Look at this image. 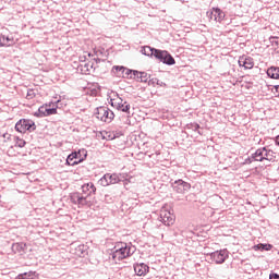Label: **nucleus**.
Returning a JSON list of instances; mask_svg holds the SVG:
<instances>
[{
  "label": "nucleus",
  "mask_w": 279,
  "mask_h": 279,
  "mask_svg": "<svg viewBox=\"0 0 279 279\" xmlns=\"http://www.w3.org/2000/svg\"><path fill=\"white\" fill-rule=\"evenodd\" d=\"M269 279H279V275L276 274V272H271V274L269 275Z\"/></svg>",
  "instance_id": "nucleus-31"
},
{
  "label": "nucleus",
  "mask_w": 279,
  "mask_h": 279,
  "mask_svg": "<svg viewBox=\"0 0 279 279\" xmlns=\"http://www.w3.org/2000/svg\"><path fill=\"white\" fill-rule=\"evenodd\" d=\"M210 258L216 265H222V263H226V259L228 258V251L227 250H220L216 251L210 254Z\"/></svg>",
  "instance_id": "nucleus-13"
},
{
  "label": "nucleus",
  "mask_w": 279,
  "mask_h": 279,
  "mask_svg": "<svg viewBox=\"0 0 279 279\" xmlns=\"http://www.w3.org/2000/svg\"><path fill=\"white\" fill-rule=\"evenodd\" d=\"M51 114H58V107L44 105L39 107L38 112L35 113V117H51Z\"/></svg>",
  "instance_id": "nucleus-11"
},
{
  "label": "nucleus",
  "mask_w": 279,
  "mask_h": 279,
  "mask_svg": "<svg viewBox=\"0 0 279 279\" xmlns=\"http://www.w3.org/2000/svg\"><path fill=\"white\" fill-rule=\"evenodd\" d=\"M36 277V272H24V274H20L17 276V279H34Z\"/></svg>",
  "instance_id": "nucleus-25"
},
{
  "label": "nucleus",
  "mask_w": 279,
  "mask_h": 279,
  "mask_svg": "<svg viewBox=\"0 0 279 279\" xmlns=\"http://www.w3.org/2000/svg\"><path fill=\"white\" fill-rule=\"evenodd\" d=\"M159 219L163 226H173L175 223V214L169 205H163L160 209Z\"/></svg>",
  "instance_id": "nucleus-6"
},
{
  "label": "nucleus",
  "mask_w": 279,
  "mask_h": 279,
  "mask_svg": "<svg viewBox=\"0 0 279 279\" xmlns=\"http://www.w3.org/2000/svg\"><path fill=\"white\" fill-rule=\"evenodd\" d=\"M134 254L132 251V246L128 245V243L119 242L114 246V251L112 253V259L114 263H121L124 258H130Z\"/></svg>",
  "instance_id": "nucleus-3"
},
{
  "label": "nucleus",
  "mask_w": 279,
  "mask_h": 279,
  "mask_svg": "<svg viewBox=\"0 0 279 279\" xmlns=\"http://www.w3.org/2000/svg\"><path fill=\"white\" fill-rule=\"evenodd\" d=\"M25 145H27V142H25V140L21 138V137H15V147H20L23 148L25 147Z\"/></svg>",
  "instance_id": "nucleus-27"
},
{
  "label": "nucleus",
  "mask_w": 279,
  "mask_h": 279,
  "mask_svg": "<svg viewBox=\"0 0 279 279\" xmlns=\"http://www.w3.org/2000/svg\"><path fill=\"white\" fill-rule=\"evenodd\" d=\"M121 182V179L119 178V174L117 173H106L100 179L101 186H110V184H119Z\"/></svg>",
  "instance_id": "nucleus-12"
},
{
  "label": "nucleus",
  "mask_w": 279,
  "mask_h": 279,
  "mask_svg": "<svg viewBox=\"0 0 279 279\" xmlns=\"http://www.w3.org/2000/svg\"><path fill=\"white\" fill-rule=\"evenodd\" d=\"M82 193L74 192V193L70 194V199H71L72 204H75L78 207L88 206V197H90V195L97 194V187L95 186V183L88 182V183L83 184Z\"/></svg>",
  "instance_id": "nucleus-1"
},
{
  "label": "nucleus",
  "mask_w": 279,
  "mask_h": 279,
  "mask_svg": "<svg viewBox=\"0 0 279 279\" xmlns=\"http://www.w3.org/2000/svg\"><path fill=\"white\" fill-rule=\"evenodd\" d=\"M134 271L136 276H147L149 274V266L147 264H135Z\"/></svg>",
  "instance_id": "nucleus-17"
},
{
  "label": "nucleus",
  "mask_w": 279,
  "mask_h": 279,
  "mask_svg": "<svg viewBox=\"0 0 279 279\" xmlns=\"http://www.w3.org/2000/svg\"><path fill=\"white\" fill-rule=\"evenodd\" d=\"M88 156V151L84 148L78 149V151L71 153L65 161V165L69 167H75V165H80L81 162H84Z\"/></svg>",
  "instance_id": "nucleus-5"
},
{
  "label": "nucleus",
  "mask_w": 279,
  "mask_h": 279,
  "mask_svg": "<svg viewBox=\"0 0 279 279\" xmlns=\"http://www.w3.org/2000/svg\"><path fill=\"white\" fill-rule=\"evenodd\" d=\"M111 106L121 112H130V104L119 96L111 98Z\"/></svg>",
  "instance_id": "nucleus-10"
},
{
  "label": "nucleus",
  "mask_w": 279,
  "mask_h": 279,
  "mask_svg": "<svg viewBox=\"0 0 279 279\" xmlns=\"http://www.w3.org/2000/svg\"><path fill=\"white\" fill-rule=\"evenodd\" d=\"M14 45H16L14 37L5 36L0 33V48L1 47H14Z\"/></svg>",
  "instance_id": "nucleus-16"
},
{
  "label": "nucleus",
  "mask_w": 279,
  "mask_h": 279,
  "mask_svg": "<svg viewBox=\"0 0 279 279\" xmlns=\"http://www.w3.org/2000/svg\"><path fill=\"white\" fill-rule=\"evenodd\" d=\"M276 145L279 146V135L276 137V141H275Z\"/></svg>",
  "instance_id": "nucleus-32"
},
{
  "label": "nucleus",
  "mask_w": 279,
  "mask_h": 279,
  "mask_svg": "<svg viewBox=\"0 0 279 279\" xmlns=\"http://www.w3.org/2000/svg\"><path fill=\"white\" fill-rule=\"evenodd\" d=\"M254 252H271L274 245L259 243L253 246Z\"/></svg>",
  "instance_id": "nucleus-21"
},
{
  "label": "nucleus",
  "mask_w": 279,
  "mask_h": 279,
  "mask_svg": "<svg viewBox=\"0 0 279 279\" xmlns=\"http://www.w3.org/2000/svg\"><path fill=\"white\" fill-rule=\"evenodd\" d=\"M8 156H10L11 158H14L16 156H19V150H16V146H11L8 150H7Z\"/></svg>",
  "instance_id": "nucleus-26"
},
{
  "label": "nucleus",
  "mask_w": 279,
  "mask_h": 279,
  "mask_svg": "<svg viewBox=\"0 0 279 279\" xmlns=\"http://www.w3.org/2000/svg\"><path fill=\"white\" fill-rule=\"evenodd\" d=\"M99 84L97 83H88L86 87V94L90 95V97H97L99 95Z\"/></svg>",
  "instance_id": "nucleus-18"
},
{
  "label": "nucleus",
  "mask_w": 279,
  "mask_h": 279,
  "mask_svg": "<svg viewBox=\"0 0 279 279\" xmlns=\"http://www.w3.org/2000/svg\"><path fill=\"white\" fill-rule=\"evenodd\" d=\"M206 14L210 21H215L216 23H223L226 21V12L220 8H211Z\"/></svg>",
  "instance_id": "nucleus-9"
},
{
  "label": "nucleus",
  "mask_w": 279,
  "mask_h": 279,
  "mask_svg": "<svg viewBox=\"0 0 279 279\" xmlns=\"http://www.w3.org/2000/svg\"><path fill=\"white\" fill-rule=\"evenodd\" d=\"M142 53L144 56H148L149 58H155L159 62H162V64H168V66L175 64V59L167 50H160L151 48L149 46H144L142 48Z\"/></svg>",
  "instance_id": "nucleus-2"
},
{
  "label": "nucleus",
  "mask_w": 279,
  "mask_h": 279,
  "mask_svg": "<svg viewBox=\"0 0 279 279\" xmlns=\"http://www.w3.org/2000/svg\"><path fill=\"white\" fill-rule=\"evenodd\" d=\"M267 75L271 80H279V68L278 66H270L267 70Z\"/></svg>",
  "instance_id": "nucleus-22"
},
{
  "label": "nucleus",
  "mask_w": 279,
  "mask_h": 279,
  "mask_svg": "<svg viewBox=\"0 0 279 279\" xmlns=\"http://www.w3.org/2000/svg\"><path fill=\"white\" fill-rule=\"evenodd\" d=\"M141 75H145V73H141Z\"/></svg>",
  "instance_id": "nucleus-34"
},
{
  "label": "nucleus",
  "mask_w": 279,
  "mask_h": 279,
  "mask_svg": "<svg viewBox=\"0 0 279 279\" xmlns=\"http://www.w3.org/2000/svg\"><path fill=\"white\" fill-rule=\"evenodd\" d=\"M238 64L246 70L254 69V58L243 54L239 58Z\"/></svg>",
  "instance_id": "nucleus-14"
},
{
  "label": "nucleus",
  "mask_w": 279,
  "mask_h": 279,
  "mask_svg": "<svg viewBox=\"0 0 279 279\" xmlns=\"http://www.w3.org/2000/svg\"><path fill=\"white\" fill-rule=\"evenodd\" d=\"M196 128H199V124H196Z\"/></svg>",
  "instance_id": "nucleus-33"
},
{
  "label": "nucleus",
  "mask_w": 279,
  "mask_h": 279,
  "mask_svg": "<svg viewBox=\"0 0 279 279\" xmlns=\"http://www.w3.org/2000/svg\"><path fill=\"white\" fill-rule=\"evenodd\" d=\"M190 190H191V183L183 181L182 179L174 181L173 191H175L177 193H184L185 191H190Z\"/></svg>",
  "instance_id": "nucleus-15"
},
{
  "label": "nucleus",
  "mask_w": 279,
  "mask_h": 279,
  "mask_svg": "<svg viewBox=\"0 0 279 279\" xmlns=\"http://www.w3.org/2000/svg\"><path fill=\"white\" fill-rule=\"evenodd\" d=\"M253 160L256 162H263V160H268L271 162V160L276 159V153L269 147L265 146L262 148H258L253 155H252Z\"/></svg>",
  "instance_id": "nucleus-4"
},
{
  "label": "nucleus",
  "mask_w": 279,
  "mask_h": 279,
  "mask_svg": "<svg viewBox=\"0 0 279 279\" xmlns=\"http://www.w3.org/2000/svg\"><path fill=\"white\" fill-rule=\"evenodd\" d=\"M104 138L107 141H114V138H119V133H116L113 131H106L104 134Z\"/></svg>",
  "instance_id": "nucleus-24"
},
{
  "label": "nucleus",
  "mask_w": 279,
  "mask_h": 279,
  "mask_svg": "<svg viewBox=\"0 0 279 279\" xmlns=\"http://www.w3.org/2000/svg\"><path fill=\"white\" fill-rule=\"evenodd\" d=\"M95 114L96 118L104 123H112V121H114V112L108 107H98Z\"/></svg>",
  "instance_id": "nucleus-8"
},
{
  "label": "nucleus",
  "mask_w": 279,
  "mask_h": 279,
  "mask_svg": "<svg viewBox=\"0 0 279 279\" xmlns=\"http://www.w3.org/2000/svg\"><path fill=\"white\" fill-rule=\"evenodd\" d=\"M112 73L117 76V77H121V75H123V73H125V68L121 66V65H114L112 68Z\"/></svg>",
  "instance_id": "nucleus-23"
},
{
  "label": "nucleus",
  "mask_w": 279,
  "mask_h": 279,
  "mask_svg": "<svg viewBox=\"0 0 279 279\" xmlns=\"http://www.w3.org/2000/svg\"><path fill=\"white\" fill-rule=\"evenodd\" d=\"M36 122L29 119H21L15 124V131L20 134H27V132H35Z\"/></svg>",
  "instance_id": "nucleus-7"
},
{
  "label": "nucleus",
  "mask_w": 279,
  "mask_h": 279,
  "mask_svg": "<svg viewBox=\"0 0 279 279\" xmlns=\"http://www.w3.org/2000/svg\"><path fill=\"white\" fill-rule=\"evenodd\" d=\"M275 97H279V85H275L272 88H271Z\"/></svg>",
  "instance_id": "nucleus-29"
},
{
  "label": "nucleus",
  "mask_w": 279,
  "mask_h": 279,
  "mask_svg": "<svg viewBox=\"0 0 279 279\" xmlns=\"http://www.w3.org/2000/svg\"><path fill=\"white\" fill-rule=\"evenodd\" d=\"M270 43H272V45H276V47H279V37H270Z\"/></svg>",
  "instance_id": "nucleus-30"
},
{
  "label": "nucleus",
  "mask_w": 279,
  "mask_h": 279,
  "mask_svg": "<svg viewBox=\"0 0 279 279\" xmlns=\"http://www.w3.org/2000/svg\"><path fill=\"white\" fill-rule=\"evenodd\" d=\"M74 254L75 256H78V258H84L85 256H88V246L80 244L75 247Z\"/></svg>",
  "instance_id": "nucleus-19"
},
{
  "label": "nucleus",
  "mask_w": 279,
  "mask_h": 279,
  "mask_svg": "<svg viewBox=\"0 0 279 279\" xmlns=\"http://www.w3.org/2000/svg\"><path fill=\"white\" fill-rule=\"evenodd\" d=\"M27 250V244L25 242H17L12 245V252L14 254H23Z\"/></svg>",
  "instance_id": "nucleus-20"
},
{
  "label": "nucleus",
  "mask_w": 279,
  "mask_h": 279,
  "mask_svg": "<svg viewBox=\"0 0 279 279\" xmlns=\"http://www.w3.org/2000/svg\"><path fill=\"white\" fill-rule=\"evenodd\" d=\"M36 97V92L34 89H28L26 94V99H34Z\"/></svg>",
  "instance_id": "nucleus-28"
}]
</instances>
